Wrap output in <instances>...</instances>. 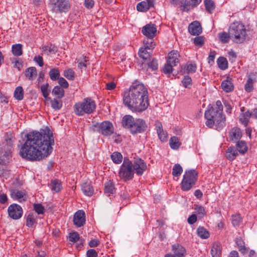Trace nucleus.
I'll return each mask as SVG.
<instances>
[{"instance_id": "nucleus-48", "label": "nucleus", "mask_w": 257, "mask_h": 257, "mask_svg": "<svg viewBox=\"0 0 257 257\" xmlns=\"http://www.w3.org/2000/svg\"><path fill=\"white\" fill-rule=\"evenodd\" d=\"M10 156L6 155V151L3 148L0 149V164H5Z\"/></svg>"}, {"instance_id": "nucleus-4", "label": "nucleus", "mask_w": 257, "mask_h": 257, "mask_svg": "<svg viewBox=\"0 0 257 257\" xmlns=\"http://www.w3.org/2000/svg\"><path fill=\"white\" fill-rule=\"evenodd\" d=\"M96 103L90 97L84 98L81 101L76 103L73 109L74 113L78 116H83L85 114H89L95 111Z\"/></svg>"}, {"instance_id": "nucleus-64", "label": "nucleus", "mask_w": 257, "mask_h": 257, "mask_svg": "<svg viewBox=\"0 0 257 257\" xmlns=\"http://www.w3.org/2000/svg\"><path fill=\"white\" fill-rule=\"evenodd\" d=\"M87 257H97V252L94 249H88L86 252Z\"/></svg>"}, {"instance_id": "nucleus-36", "label": "nucleus", "mask_w": 257, "mask_h": 257, "mask_svg": "<svg viewBox=\"0 0 257 257\" xmlns=\"http://www.w3.org/2000/svg\"><path fill=\"white\" fill-rule=\"evenodd\" d=\"M217 64L220 69L221 70H225L228 67V62L226 59L224 57H220L218 58Z\"/></svg>"}, {"instance_id": "nucleus-20", "label": "nucleus", "mask_w": 257, "mask_h": 257, "mask_svg": "<svg viewBox=\"0 0 257 257\" xmlns=\"http://www.w3.org/2000/svg\"><path fill=\"white\" fill-rule=\"evenodd\" d=\"M149 45L151 46L152 47H150L149 48H147V45L146 44H144L145 48H141L139 52V56L141 58H142L144 60H148L150 58V53L148 52V50H151L153 49L155 47V46H152L151 44L150 43Z\"/></svg>"}, {"instance_id": "nucleus-50", "label": "nucleus", "mask_w": 257, "mask_h": 257, "mask_svg": "<svg viewBox=\"0 0 257 257\" xmlns=\"http://www.w3.org/2000/svg\"><path fill=\"white\" fill-rule=\"evenodd\" d=\"M190 4L188 0H182L179 6L181 10L183 12H188L190 10Z\"/></svg>"}, {"instance_id": "nucleus-15", "label": "nucleus", "mask_w": 257, "mask_h": 257, "mask_svg": "<svg viewBox=\"0 0 257 257\" xmlns=\"http://www.w3.org/2000/svg\"><path fill=\"white\" fill-rule=\"evenodd\" d=\"M242 136L241 130H231L228 132L229 141L233 143H236L240 141Z\"/></svg>"}, {"instance_id": "nucleus-13", "label": "nucleus", "mask_w": 257, "mask_h": 257, "mask_svg": "<svg viewBox=\"0 0 257 257\" xmlns=\"http://www.w3.org/2000/svg\"><path fill=\"white\" fill-rule=\"evenodd\" d=\"M6 144L4 146V151H6V155H11L13 150V143L14 141L15 137L14 136L10 133V137L9 136L8 133L5 137Z\"/></svg>"}, {"instance_id": "nucleus-30", "label": "nucleus", "mask_w": 257, "mask_h": 257, "mask_svg": "<svg viewBox=\"0 0 257 257\" xmlns=\"http://www.w3.org/2000/svg\"><path fill=\"white\" fill-rule=\"evenodd\" d=\"M92 126L97 128H112L113 125L109 121H104L100 123L93 122Z\"/></svg>"}, {"instance_id": "nucleus-22", "label": "nucleus", "mask_w": 257, "mask_h": 257, "mask_svg": "<svg viewBox=\"0 0 257 257\" xmlns=\"http://www.w3.org/2000/svg\"><path fill=\"white\" fill-rule=\"evenodd\" d=\"M179 54L177 51L173 50L168 54L167 62L176 66L179 62Z\"/></svg>"}, {"instance_id": "nucleus-31", "label": "nucleus", "mask_w": 257, "mask_h": 257, "mask_svg": "<svg viewBox=\"0 0 257 257\" xmlns=\"http://www.w3.org/2000/svg\"><path fill=\"white\" fill-rule=\"evenodd\" d=\"M197 235L202 239H207L209 237V231L204 227L199 226L197 229Z\"/></svg>"}, {"instance_id": "nucleus-17", "label": "nucleus", "mask_w": 257, "mask_h": 257, "mask_svg": "<svg viewBox=\"0 0 257 257\" xmlns=\"http://www.w3.org/2000/svg\"><path fill=\"white\" fill-rule=\"evenodd\" d=\"M256 81V77L253 74L248 75L247 81L244 85V90L247 92H250L253 89V84Z\"/></svg>"}, {"instance_id": "nucleus-60", "label": "nucleus", "mask_w": 257, "mask_h": 257, "mask_svg": "<svg viewBox=\"0 0 257 257\" xmlns=\"http://www.w3.org/2000/svg\"><path fill=\"white\" fill-rule=\"evenodd\" d=\"M194 43L196 46L201 47L204 43V38L201 36L197 37L194 38Z\"/></svg>"}, {"instance_id": "nucleus-40", "label": "nucleus", "mask_w": 257, "mask_h": 257, "mask_svg": "<svg viewBox=\"0 0 257 257\" xmlns=\"http://www.w3.org/2000/svg\"><path fill=\"white\" fill-rule=\"evenodd\" d=\"M11 197L13 198H14L15 199H17L20 202H21L22 200H25L24 199H23L24 194L21 191L17 190H13L11 192Z\"/></svg>"}, {"instance_id": "nucleus-19", "label": "nucleus", "mask_w": 257, "mask_h": 257, "mask_svg": "<svg viewBox=\"0 0 257 257\" xmlns=\"http://www.w3.org/2000/svg\"><path fill=\"white\" fill-rule=\"evenodd\" d=\"M81 190L87 196H91L94 193V189L90 182H84L81 185Z\"/></svg>"}, {"instance_id": "nucleus-37", "label": "nucleus", "mask_w": 257, "mask_h": 257, "mask_svg": "<svg viewBox=\"0 0 257 257\" xmlns=\"http://www.w3.org/2000/svg\"><path fill=\"white\" fill-rule=\"evenodd\" d=\"M183 172L182 167L179 164H176L172 169V175L174 177H179Z\"/></svg>"}, {"instance_id": "nucleus-25", "label": "nucleus", "mask_w": 257, "mask_h": 257, "mask_svg": "<svg viewBox=\"0 0 257 257\" xmlns=\"http://www.w3.org/2000/svg\"><path fill=\"white\" fill-rule=\"evenodd\" d=\"M173 249L175 257H184L186 249L183 246L179 244L173 245Z\"/></svg>"}, {"instance_id": "nucleus-35", "label": "nucleus", "mask_w": 257, "mask_h": 257, "mask_svg": "<svg viewBox=\"0 0 257 257\" xmlns=\"http://www.w3.org/2000/svg\"><path fill=\"white\" fill-rule=\"evenodd\" d=\"M51 186L52 190L55 192H59L62 189L61 182L57 179L52 180Z\"/></svg>"}, {"instance_id": "nucleus-47", "label": "nucleus", "mask_w": 257, "mask_h": 257, "mask_svg": "<svg viewBox=\"0 0 257 257\" xmlns=\"http://www.w3.org/2000/svg\"><path fill=\"white\" fill-rule=\"evenodd\" d=\"M35 223H36V220L34 215L32 213L29 214L26 218V226L32 227Z\"/></svg>"}, {"instance_id": "nucleus-63", "label": "nucleus", "mask_w": 257, "mask_h": 257, "mask_svg": "<svg viewBox=\"0 0 257 257\" xmlns=\"http://www.w3.org/2000/svg\"><path fill=\"white\" fill-rule=\"evenodd\" d=\"M216 52L214 51H211L208 57V62L210 64H212L214 62Z\"/></svg>"}, {"instance_id": "nucleus-3", "label": "nucleus", "mask_w": 257, "mask_h": 257, "mask_svg": "<svg viewBox=\"0 0 257 257\" xmlns=\"http://www.w3.org/2000/svg\"><path fill=\"white\" fill-rule=\"evenodd\" d=\"M223 105L220 100L216 102V107L209 105L205 111L204 116L206 119V124L212 128L215 124L218 127H223L225 124V117L222 114Z\"/></svg>"}, {"instance_id": "nucleus-24", "label": "nucleus", "mask_w": 257, "mask_h": 257, "mask_svg": "<svg viewBox=\"0 0 257 257\" xmlns=\"http://www.w3.org/2000/svg\"><path fill=\"white\" fill-rule=\"evenodd\" d=\"M235 149L237 151V152L241 154H244L248 150V148L246 143L244 141H238L235 143Z\"/></svg>"}, {"instance_id": "nucleus-28", "label": "nucleus", "mask_w": 257, "mask_h": 257, "mask_svg": "<svg viewBox=\"0 0 257 257\" xmlns=\"http://www.w3.org/2000/svg\"><path fill=\"white\" fill-rule=\"evenodd\" d=\"M250 112L249 110L242 112L239 116V121L244 126H246L250 117Z\"/></svg>"}, {"instance_id": "nucleus-55", "label": "nucleus", "mask_w": 257, "mask_h": 257, "mask_svg": "<svg viewBox=\"0 0 257 257\" xmlns=\"http://www.w3.org/2000/svg\"><path fill=\"white\" fill-rule=\"evenodd\" d=\"M182 83L183 85L185 88L189 87V86L191 85L192 84V79L191 78L187 75L185 76L182 80Z\"/></svg>"}, {"instance_id": "nucleus-42", "label": "nucleus", "mask_w": 257, "mask_h": 257, "mask_svg": "<svg viewBox=\"0 0 257 257\" xmlns=\"http://www.w3.org/2000/svg\"><path fill=\"white\" fill-rule=\"evenodd\" d=\"M50 79L55 81L58 80L60 77V72L58 69L53 68L50 70L49 73Z\"/></svg>"}, {"instance_id": "nucleus-23", "label": "nucleus", "mask_w": 257, "mask_h": 257, "mask_svg": "<svg viewBox=\"0 0 257 257\" xmlns=\"http://www.w3.org/2000/svg\"><path fill=\"white\" fill-rule=\"evenodd\" d=\"M221 251L222 246L221 244L219 242L214 243L211 250L212 257H220Z\"/></svg>"}, {"instance_id": "nucleus-41", "label": "nucleus", "mask_w": 257, "mask_h": 257, "mask_svg": "<svg viewBox=\"0 0 257 257\" xmlns=\"http://www.w3.org/2000/svg\"><path fill=\"white\" fill-rule=\"evenodd\" d=\"M52 94L57 95L58 98H62L64 95V91L59 86H56L52 90Z\"/></svg>"}, {"instance_id": "nucleus-62", "label": "nucleus", "mask_w": 257, "mask_h": 257, "mask_svg": "<svg viewBox=\"0 0 257 257\" xmlns=\"http://www.w3.org/2000/svg\"><path fill=\"white\" fill-rule=\"evenodd\" d=\"M58 80V83L61 87L64 88H67L68 87L69 84L68 82L63 77H60Z\"/></svg>"}, {"instance_id": "nucleus-52", "label": "nucleus", "mask_w": 257, "mask_h": 257, "mask_svg": "<svg viewBox=\"0 0 257 257\" xmlns=\"http://www.w3.org/2000/svg\"><path fill=\"white\" fill-rule=\"evenodd\" d=\"M241 220V217L240 215L235 214L232 215V223L233 226L235 227L239 226Z\"/></svg>"}, {"instance_id": "nucleus-56", "label": "nucleus", "mask_w": 257, "mask_h": 257, "mask_svg": "<svg viewBox=\"0 0 257 257\" xmlns=\"http://www.w3.org/2000/svg\"><path fill=\"white\" fill-rule=\"evenodd\" d=\"M34 209L35 211L38 214H43L44 212V207L41 204H34Z\"/></svg>"}, {"instance_id": "nucleus-14", "label": "nucleus", "mask_w": 257, "mask_h": 257, "mask_svg": "<svg viewBox=\"0 0 257 257\" xmlns=\"http://www.w3.org/2000/svg\"><path fill=\"white\" fill-rule=\"evenodd\" d=\"M189 32L193 36L199 35L202 32V27L200 23L198 21H194L188 26Z\"/></svg>"}, {"instance_id": "nucleus-39", "label": "nucleus", "mask_w": 257, "mask_h": 257, "mask_svg": "<svg viewBox=\"0 0 257 257\" xmlns=\"http://www.w3.org/2000/svg\"><path fill=\"white\" fill-rule=\"evenodd\" d=\"M218 38L219 41L224 44L228 43L229 39H231L229 33H227L225 32L219 33L218 34Z\"/></svg>"}, {"instance_id": "nucleus-8", "label": "nucleus", "mask_w": 257, "mask_h": 257, "mask_svg": "<svg viewBox=\"0 0 257 257\" xmlns=\"http://www.w3.org/2000/svg\"><path fill=\"white\" fill-rule=\"evenodd\" d=\"M157 32V29L154 24H149L143 27L142 32L147 38L144 41V44L147 45V48L152 47L149 44L150 43L152 46H155L153 38L155 37Z\"/></svg>"}, {"instance_id": "nucleus-16", "label": "nucleus", "mask_w": 257, "mask_h": 257, "mask_svg": "<svg viewBox=\"0 0 257 257\" xmlns=\"http://www.w3.org/2000/svg\"><path fill=\"white\" fill-rule=\"evenodd\" d=\"M134 121L135 119L133 116L125 115L122 118L121 124L124 128H131L134 127Z\"/></svg>"}, {"instance_id": "nucleus-38", "label": "nucleus", "mask_w": 257, "mask_h": 257, "mask_svg": "<svg viewBox=\"0 0 257 257\" xmlns=\"http://www.w3.org/2000/svg\"><path fill=\"white\" fill-rule=\"evenodd\" d=\"M204 5L206 10L210 14L213 13L215 9V4L212 0H205Z\"/></svg>"}, {"instance_id": "nucleus-32", "label": "nucleus", "mask_w": 257, "mask_h": 257, "mask_svg": "<svg viewBox=\"0 0 257 257\" xmlns=\"http://www.w3.org/2000/svg\"><path fill=\"white\" fill-rule=\"evenodd\" d=\"M169 144L171 149L177 150L180 147L181 144L177 137L173 136L170 138Z\"/></svg>"}, {"instance_id": "nucleus-1", "label": "nucleus", "mask_w": 257, "mask_h": 257, "mask_svg": "<svg viewBox=\"0 0 257 257\" xmlns=\"http://www.w3.org/2000/svg\"><path fill=\"white\" fill-rule=\"evenodd\" d=\"M46 130L33 131L26 135L27 139L20 152L22 158L32 161L40 160L51 153L54 139L51 130Z\"/></svg>"}, {"instance_id": "nucleus-59", "label": "nucleus", "mask_w": 257, "mask_h": 257, "mask_svg": "<svg viewBox=\"0 0 257 257\" xmlns=\"http://www.w3.org/2000/svg\"><path fill=\"white\" fill-rule=\"evenodd\" d=\"M44 51H48L49 53H55L57 50V47L54 45L45 46L43 47Z\"/></svg>"}, {"instance_id": "nucleus-53", "label": "nucleus", "mask_w": 257, "mask_h": 257, "mask_svg": "<svg viewBox=\"0 0 257 257\" xmlns=\"http://www.w3.org/2000/svg\"><path fill=\"white\" fill-rule=\"evenodd\" d=\"M174 66H175L167 61V63L163 67V72L165 74H171L173 71V67Z\"/></svg>"}, {"instance_id": "nucleus-58", "label": "nucleus", "mask_w": 257, "mask_h": 257, "mask_svg": "<svg viewBox=\"0 0 257 257\" xmlns=\"http://www.w3.org/2000/svg\"><path fill=\"white\" fill-rule=\"evenodd\" d=\"M79 239V234L77 232H73L69 234V240L73 242H76Z\"/></svg>"}, {"instance_id": "nucleus-46", "label": "nucleus", "mask_w": 257, "mask_h": 257, "mask_svg": "<svg viewBox=\"0 0 257 257\" xmlns=\"http://www.w3.org/2000/svg\"><path fill=\"white\" fill-rule=\"evenodd\" d=\"M134 126L136 128H144L147 127L145 121L141 118L135 120Z\"/></svg>"}, {"instance_id": "nucleus-11", "label": "nucleus", "mask_w": 257, "mask_h": 257, "mask_svg": "<svg viewBox=\"0 0 257 257\" xmlns=\"http://www.w3.org/2000/svg\"><path fill=\"white\" fill-rule=\"evenodd\" d=\"M133 168L134 171H136V174L139 176H142L144 171L147 169L146 163L143 160L140 158H135L134 163H133Z\"/></svg>"}, {"instance_id": "nucleus-27", "label": "nucleus", "mask_w": 257, "mask_h": 257, "mask_svg": "<svg viewBox=\"0 0 257 257\" xmlns=\"http://www.w3.org/2000/svg\"><path fill=\"white\" fill-rule=\"evenodd\" d=\"M115 192L114 183L110 180L106 182L104 184V192L108 195L113 194Z\"/></svg>"}, {"instance_id": "nucleus-7", "label": "nucleus", "mask_w": 257, "mask_h": 257, "mask_svg": "<svg viewBox=\"0 0 257 257\" xmlns=\"http://www.w3.org/2000/svg\"><path fill=\"white\" fill-rule=\"evenodd\" d=\"M198 173L195 170L186 171L183 175L181 188L183 191H188L194 186L197 180Z\"/></svg>"}, {"instance_id": "nucleus-45", "label": "nucleus", "mask_w": 257, "mask_h": 257, "mask_svg": "<svg viewBox=\"0 0 257 257\" xmlns=\"http://www.w3.org/2000/svg\"><path fill=\"white\" fill-rule=\"evenodd\" d=\"M150 9L149 7L145 1H142L137 6V10L139 12H145Z\"/></svg>"}, {"instance_id": "nucleus-26", "label": "nucleus", "mask_w": 257, "mask_h": 257, "mask_svg": "<svg viewBox=\"0 0 257 257\" xmlns=\"http://www.w3.org/2000/svg\"><path fill=\"white\" fill-rule=\"evenodd\" d=\"M221 88L226 92L233 91L234 85L232 82L228 79L224 80L221 83Z\"/></svg>"}, {"instance_id": "nucleus-44", "label": "nucleus", "mask_w": 257, "mask_h": 257, "mask_svg": "<svg viewBox=\"0 0 257 257\" xmlns=\"http://www.w3.org/2000/svg\"><path fill=\"white\" fill-rule=\"evenodd\" d=\"M49 84L46 83L41 85V90L43 97L47 99L50 92V89L49 88Z\"/></svg>"}, {"instance_id": "nucleus-51", "label": "nucleus", "mask_w": 257, "mask_h": 257, "mask_svg": "<svg viewBox=\"0 0 257 257\" xmlns=\"http://www.w3.org/2000/svg\"><path fill=\"white\" fill-rule=\"evenodd\" d=\"M194 209L197 213L199 217H203L206 213L205 208L202 206L195 205Z\"/></svg>"}, {"instance_id": "nucleus-54", "label": "nucleus", "mask_w": 257, "mask_h": 257, "mask_svg": "<svg viewBox=\"0 0 257 257\" xmlns=\"http://www.w3.org/2000/svg\"><path fill=\"white\" fill-rule=\"evenodd\" d=\"M185 69L187 73H193L196 71V66L195 64L190 63L187 64L185 67Z\"/></svg>"}, {"instance_id": "nucleus-61", "label": "nucleus", "mask_w": 257, "mask_h": 257, "mask_svg": "<svg viewBox=\"0 0 257 257\" xmlns=\"http://www.w3.org/2000/svg\"><path fill=\"white\" fill-rule=\"evenodd\" d=\"M148 67L152 70H156L158 69V64L157 61L155 59H153L148 63Z\"/></svg>"}, {"instance_id": "nucleus-29", "label": "nucleus", "mask_w": 257, "mask_h": 257, "mask_svg": "<svg viewBox=\"0 0 257 257\" xmlns=\"http://www.w3.org/2000/svg\"><path fill=\"white\" fill-rule=\"evenodd\" d=\"M12 52L15 56L19 57L23 54V45L21 44H16L12 46Z\"/></svg>"}, {"instance_id": "nucleus-43", "label": "nucleus", "mask_w": 257, "mask_h": 257, "mask_svg": "<svg viewBox=\"0 0 257 257\" xmlns=\"http://www.w3.org/2000/svg\"><path fill=\"white\" fill-rule=\"evenodd\" d=\"M159 139L162 142H166L168 139V133L165 130H157Z\"/></svg>"}, {"instance_id": "nucleus-12", "label": "nucleus", "mask_w": 257, "mask_h": 257, "mask_svg": "<svg viewBox=\"0 0 257 257\" xmlns=\"http://www.w3.org/2000/svg\"><path fill=\"white\" fill-rule=\"evenodd\" d=\"M85 214L84 211L80 210L77 211L74 215V224L78 227L83 226L85 223Z\"/></svg>"}, {"instance_id": "nucleus-6", "label": "nucleus", "mask_w": 257, "mask_h": 257, "mask_svg": "<svg viewBox=\"0 0 257 257\" xmlns=\"http://www.w3.org/2000/svg\"><path fill=\"white\" fill-rule=\"evenodd\" d=\"M135 172L133 168V163L128 158H124L118 171L119 177L124 182L132 180Z\"/></svg>"}, {"instance_id": "nucleus-21", "label": "nucleus", "mask_w": 257, "mask_h": 257, "mask_svg": "<svg viewBox=\"0 0 257 257\" xmlns=\"http://www.w3.org/2000/svg\"><path fill=\"white\" fill-rule=\"evenodd\" d=\"M238 155L237 151L234 146L229 147L226 151V158L230 161L235 160Z\"/></svg>"}, {"instance_id": "nucleus-10", "label": "nucleus", "mask_w": 257, "mask_h": 257, "mask_svg": "<svg viewBox=\"0 0 257 257\" xmlns=\"http://www.w3.org/2000/svg\"><path fill=\"white\" fill-rule=\"evenodd\" d=\"M8 212L9 216L14 220L20 219L23 213L21 206L17 204H11L8 207Z\"/></svg>"}, {"instance_id": "nucleus-33", "label": "nucleus", "mask_w": 257, "mask_h": 257, "mask_svg": "<svg viewBox=\"0 0 257 257\" xmlns=\"http://www.w3.org/2000/svg\"><path fill=\"white\" fill-rule=\"evenodd\" d=\"M14 97L18 100H22L24 98V90L22 86H18L16 88Z\"/></svg>"}, {"instance_id": "nucleus-57", "label": "nucleus", "mask_w": 257, "mask_h": 257, "mask_svg": "<svg viewBox=\"0 0 257 257\" xmlns=\"http://www.w3.org/2000/svg\"><path fill=\"white\" fill-rule=\"evenodd\" d=\"M11 61L12 63L14 64V67L18 68L19 70H20L22 66V61L19 58H17L11 59Z\"/></svg>"}, {"instance_id": "nucleus-2", "label": "nucleus", "mask_w": 257, "mask_h": 257, "mask_svg": "<svg viewBox=\"0 0 257 257\" xmlns=\"http://www.w3.org/2000/svg\"><path fill=\"white\" fill-rule=\"evenodd\" d=\"M123 105L133 112L140 113L149 106L147 88L138 82H134L122 95Z\"/></svg>"}, {"instance_id": "nucleus-9", "label": "nucleus", "mask_w": 257, "mask_h": 257, "mask_svg": "<svg viewBox=\"0 0 257 257\" xmlns=\"http://www.w3.org/2000/svg\"><path fill=\"white\" fill-rule=\"evenodd\" d=\"M52 12L56 13L68 12L71 5L68 0H50L49 3Z\"/></svg>"}, {"instance_id": "nucleus-34", "label": "nucleus", "mask_w": 257, "mask_h": 257, "mask_svg": "<svg viewBox=\"0 0 257 257\" xmlns=\"http://www.w3.org/2000/svg\"><path fill=\"white\" fill-rule=\"evenodd\" d=\"M111 159L113 162L116 164H120L122 161V156L120 153L114 152L110 156Z\"/></svg>"}, {"instance_id": "nucleus-5", "label": "nucleus", "mask_w": 257, "mask_h": 257, "mask_svg": "<svg viewBox=\"0 0 257 257\" xmlns=\"http://www.w3.org/2000/svg\"><path fill=\"white\" fill-rule=\"evenodd\" d=\"M229 33L232 40L236 43H242L246 35L244 25L239 23H234L230 25Z\"/></svg>"}, {"instance_id": "nucleus-18", "label": "nucleus", "mask_w": 257, "mask_h": 257, "mask_svg": "<svg viewBox=\"0 0 257 257\" xmlns=\"http://www.w3.org/2000/svg\"><path fill=\"white\" fill-rule=\"evenodd\" d=\"M37 75V69L35 67H30L25 71L26 78L30 81L34 80Z\"/></svg>"}, {"instance_id": "nucleus-49", "label": "nucleus", "mask_w": 257, "mask_h": 257, "mask_svg": "<svg viewBox=\"0 0 257 257\" xmlns=\"http://www.w3.org/2000/svg\"><path fill=\"white\" fill-rule=\"evenodd\" d=\"M64 75L68 80H73L75 78V72L72 69L69 68L64 71Z\"/></svg>"}]
</instances>
